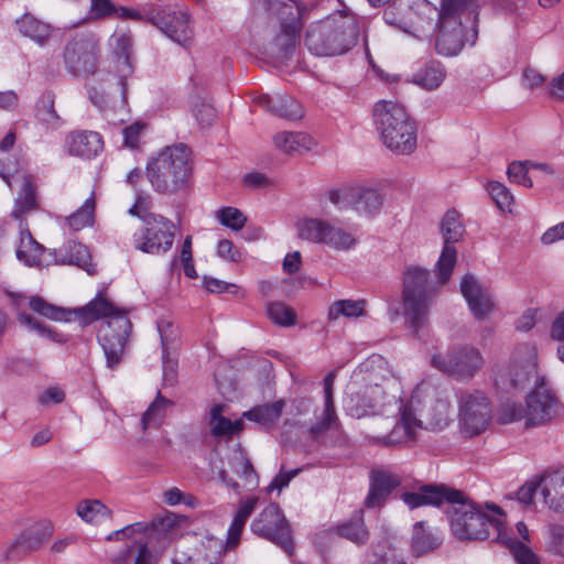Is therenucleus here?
<instances>
[{
  "mask_svg": "<svg viewBox=\"0 0 564 564\" xmlns=\"http://www.w3.org/2000/svg\"><path fill=\"white\" fill-rule=\"evenodd\" d=\"M189 150L178 144L166 147L147 166V177L160 194L173 195L183 191L191 174Z\"/></svg>",
  "mask_w": 564,
  "mask_h": 564,
  "instance_id": "nucleus-6",
  "label": "nucleus"
},
{
  "mask_svg": "<svg viewBox=\"0 0 564 564\" xmlns=\"http://www.w3.org/2000/svg\"><path fill=\"white\" fill-rule=\"evenodd\" d=\"M365 564H405L392 549L376 545L365 556Z\"/></svg>",
  "mask_w": 564,
  "mask_h": 564,
  "instance_id": "nucleus-54",
  "label": "nucleus"
},
{
  "mask_svg": "<svg viewBox=\"0 0 564 564\" xmlns=\"http://www.w3.org/2000/svg\"><path fill=\"white\" fill-rule=\"evenodd\" d=\"M18 321L31 329L37 332L40 335L45 336L54 341L62 343L64 338L61 334H57L51 328H47L45 325L41 324L37 319H35L32 315L26 313H21L18 316Z\"/></svg>",
  "mask_w": 564,
  "mask_h": 564,
  "instance_id": "nucleus-57",
  "label": "nucleus"
},
{
  "mask_svg": "<svg viewBox=\"0 0 564 564\" xmlns=\"http://www.w3.org/2000/svg\"><path fill=\"white\" fill-rule=\"evenodd\" d=\"M441 544V540L433 532L424 528L423 522L414 524L412 536V550L415 554L422 555L433 551Z\"/></svg>",
  "mask_w": 564,
  "mask_h": 564,
  "instance_id": "nucleus-45",
  "label": "nucleus"
},
{
  "mask_svg": "<svg viewBox=\"0 0 564 564\" xmlns=\"http://www.w3.org/2000/svg\"><path fill=\"white\" fill-rule=\"evenodd\" d=\"M37 117L51 129H58L63 120L54 109V97L48 94L43 96L41 105L37 106Z\"/></svg>",
  "mask_w": 564,
  "mask_h": 564,
  "instance_id": "nucleus-50",
  "label": "nucleus"
},
{
  "mask_svg": "<svg viewBox=\"0 0 564 564\" xmlns=\"http://www.w3.org/2000/svg\"><path fill=\"white\" fill-rule=\"evenodd\" d=\"M441 231L444 246L436 262L435 272L437 284L443 285L449 280L457 261V251L454 243L462 239L465 231L460 216L456 210H448L445 214L441 223Z\"/></svg>",
  "mask_w": 564,
  "mask_h": 564,
  "instance_id": "nucleus-15",
  "label": "nucleus"
},
{
  "mask_svg": "<svg viewBox=\"0 0 564 564\" xmlns=\"http://www.w3.org/2000/svg\"><path fill=\"white\" fill-rule=\"evenodd\" d=\"M268 316L280 326L289 327L295 324V312L283 303H270L267 308Z\"/></svg>",
  "mask_w": 564,
  "mask_h": 564,
  "instance_id": "nucleus-53",
  "label": "nucleus"
},
{
  "mask_svg": "<svg viewBox=\"0 0 564 564\" xmlns=\"http://www.w3.org/2000/svg\"><path fill=\"white\" fill-rule=\"evenodd\" d=\"M194 116L202 127H208L216 118V110L213 105L202 101L194 109Z\"/></svg>",
  "mask_w": 564,
  "mask_h": 564,
  "instance_id": "nucleus-61",
  "label": "nucleus"
},
{
  "mask_svg": "<svg viewBox=\"0 0 564 564\" xmlns=\"http://www.w3.org/2000/svg\"><path fill=\"white\" fill-rule=\"evenodd\" d=\"M95 206V197L91 194L75 213L66 218L68 226L75 231L93 226Z\"/></svg>",
  "mask_w": 564,
  "mask_h": 564,
  "instance_id": "nucleus-46",
  "label": "nucleus"
},
{
  "mask_svg": "<svg viewBox=\"0 0 564 564\" xmlns=\"http://www.w3.org/2000/svg\"><path fill=\"white\" fill-rule=\"evenodd\" d=\"M204 286L212 293H232L236 294L239 288L236 284L227 283L215 278H204Z\"/></svg>",
  "mask_w": 564,
  "mask_h": 564,
  "instance_id": "nucleus-63",
  "label": "nucleus"
},
{
  "mask_svg": "<svg viewBox=\"0 0 564 564\" xmlns=\"http://www.w3.org/2000/svg\"><path fill=\"white\" fill-rule=\"evenodd\" d=\"M338 534L356 544L365 543L369 532L365 527L362 511L358 512L350 521L338 527Z\"/></svg>",
  "mask_w": 564,
  "mask_h": 564,
  "instance_id": "nucleus-47",
  "label": "nucleus"
},
{
  "mask_svg": "<svg viewBox=\"0 0 564 564\" xmlns=\"http://www.w3.org/2000/svg\"><path fill=\"white\" fill-rule=\"evenodd\" d=\"M64 148L72 156L91 160L104 150V141L96 131L75 130L66 135Z\"/></svg>",
  "mask_w": 564,
  "mask_h": 564,
  "instance_id": "nucleus-23",
  "label": "nucleus"
},
{
  "mask_svg": "<svg viewBox=\"0 0 564 564\" xmlns=\"http://www.w3.org/2000/svg\"><path fill=\"white\" fill-rule=\"evenodd\" d=\"M558 413V401L554 393L541 381L521 404L508 402L502 405L500 422L503 424L524 420L525 426H539L550 423Z\"/></svg>",
  "mask_w": 564,
  "mask_h": 564,
  "instance_id": "nucleus-8",
  "label": "nucleus"
},
{
  "mask_svg": "<svg viewBox=\"0 0 564 564\" xmlns=\"http://www.w3.org/2000/svg\"><path fill=\"white\" fill-rule=\"evenodd\" d=\"M413 397L416 400L415 408H417L420 401L415 395ZM449 402L443 399L435 400L427 411L416 409V417L422 420V427H420L417 432L422 429L440 430L446 426L449 421Z\"/></svg>",
  "mask_w": 564,
  "mask_h": 564,
  "instance_id": "nucleus-32",
  "label": "nucleus"
},
{
  "mask_svg": "<svg viewBox=\"0 0 564 564\" xmlns=\"http://www.w3.org/2000/svg\"><path fill=\"white\" fill-rule=\"evenodd\" d=\"M336 373L329 372L324 378V410L319 421L310 427V434L312 437H317L327 431L333 424L337 422V415L334 406V383Z\"/></svg>",
  "mask_w": 564,
  "mask_h": 564,
  "instance_id": "nucleus-31",
  "label": "nucleus"
},
{
  "mask_svg": "<svg viewBox=\"0 0 564 564\" xmlns=\"http://www.w3.org/2000/svg\"><path fill=\"white\" fill-rule=\"evenodd\" d=\"M76 512L85 522L98 524L112 516L111 510L100 500H84L77 505Z\"/></svg>",
  "mask_w": 564,
  "mask_h": 564,
  "instance_id": "nucleus-42",
  "label": "nucleus"
},
{
  "mask_svg": "<svg viewBox=\"0 0 564 564\" xmlns=\"http://www.w3.org/2000/svg\"><path fill=\"white\" fill-rule=\"evenodd\" d=\"M231 470L240 478V491L253 490L259 486V476L243 451H236L230 459Z\"/></svg>",
  "mask_w": 564,
  "mask_h": 564,
  "instance_id": "nucleus-33",
  "label": "nucleus"
},
{
  "mask_svg": "<svg viewBox=\"0 0 564 564\" xmlns=\"http://www.w3.org/2000/svg\"><path fill=\"white\" fill-rule=\"evenodd\" d=\"M284 405L283 400H278L269 404L254 406L245 412L243 416L263 426H271L281 417Z\"/></svg>",
  "mask_w": 564,
  "mask_h": 564,
  "instance_id": "nucleus-38",
  "label": "nucleus"
},
{
  "mask_svg": "<svg viewBox=\"0 0 564 564\" xmlns=\"http://www.w3.org/2000/svg\"><path fill=\"white\" fill-rule=\"evenodd\" d=\"M217 219L221 225L238 231L243 228L247 217L235 207H223L217 212Z\"/></svg>",
  "mask_w": 564,
  "mask_h": 564,
  "instance_id": "nucleus-55",
  "label": "nucleus"
},
{
  "mask_svg": "<svg viewBox=\"0 0 564 564\" xmlns=\"http://www.w3.org/2000/svg\"><path fill=\"white\" fill-rule=\"evenodd\" d=\"M225 410V404H213L206 414V424L212 436L230 440L243 429V422L241 420L231 421L227 419L224 416Z\"/></svg>",
  "mask_w": 564,
  "mask_h": 564,
  "instance_id": "nucleus-27",
  "label": "nucleus"
},
{
  "mask_svg": "<svg viewBox=\"0 0 564 564\" xmlns=\"http://www.w3.org/2000/svg\"><path fill=\"white\" fill-rule=\"evenodd\" d=\"M430 272L421 267H406L402 276V305L408 327L417 335L426 325L430 307L436 295Z\"/></svg>",
  "mask_w": 564,
  "mask_h": 564,
  "instance_id": "nucleus-5",
  "label": "nucleus"
},
{
  "mask_svg": "<svg viewBox=\"0 0 564 564\" xmlns=\"http://www.w3.org/2000/svg\"><path fill=\"white\" fill-rule=\"evenodd\" d=\"M43 246L32 237L28 229L20 224V242L17 248V257L29 267L37 265L43 253Z\"/></svg>",
  "mask_w": 564,
  "mask_h": 564,
  "instance_id": "nucleus-34",
  "label": "nucleus"
},
{
  "mask_svg": "<svg viewBox=\"0 0 564 564\" xmlns=\"http://www.w3.org/2000/svg\"><path fill=\"white\" fill-rule=\"evenodd\" d=\"M487 191L499 209L510 210V207L513 203V196L502 183L489 182L487 185Z\"/></svg>",
  "mask_w": 564,
  "mask_h": 564,
  "instance_id": "nucleus-56",
  "label": "nucleus"
},
{
  "mask_svg": "<svg viewBox=\"0 0 564 564\" xmlns=\"http://www.w3.org/2000/svg\"><path fill=\"white\" fill-rule=\"evenodd\" d=\"M538 354L534 347L523 345L512 352L508 364L497 375L499 384L523 390L532 380L535 386L544 381L538 373Z\"/></svg>",
  "mask_w": 564,
  "mask_h": 564,
  "instance_id": "nucleus-11",
  "label": "nucleus"
},
{
  "mask_svg": "<svg viewBox=\"0 0 564 564\" xmlns=\"http://www.w3.org/2000/svg\"><path fill=\"white\" fill-rule=\"evenodd\" d=\"M175 226L161 215H143L142 227L133 232L132 240L137 250L150 254L165 253L172 248Z\"/></svg>",
  "mask_w": 564,
  "mask_h": 564,
  "instance_id": "nucleus-12",
  "label": "nucleus"
},
{
  "mask_svg": "<svg viewBox=\"0 0 564 564\" xmlns=\"http://www.w3.org/2000/svg\"><path fill=\"white\" fill-rule=\"evenodd\" d=\"M530 169L528 162H512L509 164L507 175L510 182L521 184L525 187L532 186V180L528 176Z\"/></svg>",
  "mask_w": 564,
  "mask_h": 564,
  "instance_id": "nucleus-59",
  "label": "nucleus"
},
{
  "mask_svg": "<svg viewBox=\"0 0 564 564\" xmlns=\"http://www.w3.org/2000/svg\"><path fill=\"white\" fill-rule=\"evenodd\" d=\"M491 417L490 402L481 391H462L458 394V422L464 435L482 433Z\"/></svg>",
  "mask_w": 564,
  "mask_h": 564,
  "instance_id": "nucleus-14",
  "label": "nucleus"
},
{
  "mask_svg": "<svg viewBox=\"0 0 564 564\" xmlns=\"http://www.w3.org/2000/svg\"><path fill=\"white\" fill-rule=\"evenodd\" d=\"M132 324L128 315L107 321L99 330L98 341L106 357L107 367L113 369L121 362Z\"/></svg>",
  "mask_w": 564,
  "mask_h": 564,
  "instance_id": "nucleus-18",
  "label": "nucleus"
},
{
  "mask_svg": "<svg viewBox=\"0 0 564 564\" xmlns=\"http://www.w3.org/2000/svg\"><path fill=\"white\" fill-rule=\"evenodd\" d=\"M358 35L356 17L347 11H337L308 26L305 45L316 56H336L352 48Z\"/></svg>",
  "mask_w": 564,
  "mask_h": 564,
  "instance_id": "nucleus-2",
  "label": "nucleus"
},
{
  "mask_svg": "<svg viewBox=\"0 0 564 564\" xmlns=\"http://www.w3.org/2000/svg\"><path fill=\"white\" fill-rule=\"evenodd\" d=\"M401 498L409 508L414 509L426 505L440 506L444 501H459L463 492L444 485L421 486L417 491L403 492Z\"/></svg>",
  "mask_w": 564,
  "mask_h": 564,
  "instance_id": "nucleus-22",
  "label": "nucleus"
},
{
  "mask_svg": "<svg viewBox=\"0 0 564 564\" xmlns=\"http://www.w3.org/2000/svg\"><path fill=\"white\" fill-rule=\"evenodd\" d=\"M99 55L97 37L83 34L74 37L65 47L64 61L67 68L75 75L94 74Z\"/></svg>",
  "mask_w": 564,
  "mask_h": 564,
  "instance_id": "nucleus-17",
  "label": "nucleus"
},
{
  "mask_svg": "<svg viewBox=\"0 0 564 564\" xmlns=\"http://www.w3.org/2000/svg\"><path fill=\"white\" fill-rule=\"evenodd\" d=\"M169 401L159 392L155 400L149 405L141 419L143 432L150 427H159L165 416V410Z\"/></svg>",
  "mask_w": 564,
  "mask_h": 564,
  "instance_id": "nucleus-48",
  "label": "nucleus"
},
{
  "mask_svg": "<svg viewBox=\"0 0 564 564\" xmlns=\"http://www.w3.org/2000/svg\"><path fill=\"white\" fill-rule=\"evenodd\" d=\"M389 375L383 357L372 355L367 358L354 373L345 408L356 419L382 416L377 424L389 431L370 433L366 441L370 445L399 448L415 440L422 420L416 417L414 397L404 402L383 388L382 383L389 379Z\"/></svg>",
  "mask_w": 564,
  "mask_h": 564,
  "instance_id": "nucleus-1",
  "label": "nucleus"
},
{
  "mask_svg": "<svg viewBox=\"0 0 564 564\" xmlns=\"http://www.w3.org/2000/svg\"><path fill=\"white\" fill-rule=\"evenodd\" d=\"M254 101L267 111L283 119L296 120L303 117L301 105L288 95H261Z\"/></svg>",
  "mask_w": 564,
  "mask_h": 564,
  "instance_id": "nucleus-26",
  "label": "nucleus"
},
{
  "mask_svg": "<svg viewBox=\"0 0 564 564\" xmlns=\"http://www.w3.org/2000/svg\"><path fill=\"white\" fill-rule=\"evenodd\" d=\"M17 25L20 33L41 45L46 43L52 33L50 24L37 20L29 13L18 20Z\"/></svg>",
  "mask_w": 564,
  "mask_h": 564,
  "instance_id": "nucleus-36",
  "label": "nucleus"
},
{
  "mask_svg": "<svg viewBox=\"0 0 564 564\" xmlns=\"http://www.w3.org/2000/svg\"><path fill=\"white\" fill-rule=\"evenodd\" d=\"M477 0H442L435 48L444 56L457 55L465 43L466 24L475 25Z\"/></svg>",
  "mask_w": 564,
  "mask_h": 564,
  "instance_id": "nucleus-4",
  "label": "nucleus"
},
{
  "mask_svg": "<svg viewBox=\"0 0 564 564\" xmlns=\"http://www.w3.org/2000/svg\"><path fill=\"white\" fill-rule=\"evenodd\" d=\"M545 551L558 557H564V525L552 523L545 528Z\"/></svg>",
  "mask_w": 564,
  "mask_h": 564,
  "instance_id": "nucleus-49",
  "label": "nucleus"
},
{
  "mask_svg": "<svg viewBox=\"0 0 564 564\" xmlns=\"http://www.w3.org/2000/svg\"><path fill=\"white\" fill-rule=\"evenodd\" d=\"M76 315L87 325L100 318L112 321L117 316L127 315V313L115 306L101 294H97L87 305L77 308Z\"/></svg>",
  "mask_w": 564,
  "mask_h": 564,
  "instance_id": "nucleus-28",
  "label": "nucleus"
},
{
  "mask_svg": "<svg viewBox=\"0 0 564 564\" xmlns=\"http://www.w3.org/2000/svg\"><path fill=\"white\" fill-rule=\"evenodd\" d=\"M36 207L35 187L30 177L23 176V185L15 198L11 215L14 219L22 220L26 213L36 209Z\"/></svg>",
  "mask_w": 564,
  "mask_h": 564,
  "instance_id": "nucleus-39",
  "label": "nucleus"
},
{
  "mask_svg": "<svg viewBox=\"0 0 564 564\" xmlns=\"http://www.w3.org/2000/svg\"><path fill=\"white\" fill-rule=\"evenodd\" d=\"M373 121L383 144L397 154L416 149V128L404 107L392 100H379L372 110Z\"/></svg>",
  "mask_w": 564,
  "mask_h": 564,
  "instance_id": "nucleus-3",
  "label": "nucleus"
},
{
  "mask_svg": "<svg viewBox=\"0 0 564 564\" xmlns=\"http://www.w3.org/2000/svg\"><path fill=\"white\" fill-rule=\"evenodd\" d=\"M272 142L278 152L286 155H302L316 145L310 134L301 131H279L273 134Z\"/></svg>",
  "mask_w": 564,
  "mask_h": 564,
  "instance_id": "nucleus-25",
  "label": "nucleus"
},
{
  "mask_svg": "<svg viewBox=\"0 0 564 564\" xmlns=\"http://www.w3.org/2000/svg\"><path fill=\"white\" fill-rule=\"evenodd\" d=\"M460 292L476 319H486L495 312L494 295L477 276L466 274L460 281Z\"/></svg>",
  "mask_w": 564,
  "mask_h": 564,
  "instance_id": "nucleus-20",
  "label": "nucleus"
},
{
  "mask_svg": "<svg viewBox=\"0 0 564 564\" xmlns=\"http://www.w3.org/2000/svg\"><path fill=\"white\" fill-rule=\"evenodd\" d=\"M455 505L451 511V530L459 540H486L490 535V528L497 533L505 532L503 521L499 518L505 516L502 509L496 505H486V508L494 514L490 516L480 506L466 502L465 496Z\"/></svg>",
  "mask_w": 564,
  "mask_h": 564,
  "instance_id": "nucleus-7",
  "label": "nucleus"
},
{
  "mask_svg": "<svg viewBox=\"0 0 564 564\" xmlns=\"http://www.w3.org/2000/svg\"><path fill=\"white\" fill-rule=\"evenodd\" d=\"M496 540L510 549L518 564H540L539 556L528 545L511 538L507 531L499 532Z\"/></svg>",
  "mask_w": 564,
  "mask_h": 564,
  "instance_id": "nucleus-41",
  "label": "nucleus"
},
{
  "mask_svg": "<svg viewBox=\"0 0 564 564\" xmlns=\"http://www.w3.org/2000/svg\"><path fill=\"white\" fill-rule=\"evenodd\" d=\"M250 528L256 535L274 543L289 555L293 554L292 530L279 505L267 506L252 520Z\"/></svg>",
  "mask_w": 564,
  "mask_h": 564,
  "instance_id": "nucleus-13",
  "label": "nucleus"
},
{
  "mask_svg": "<svg viewBox=\"0 0 564 564\" xmlns=\"http://www.w3.org/2000/svg\"><path fill=\"white\" fill-rule=\"evenodd\" d=\"M365 300H339L334 302L328 310V318L338 319L340 316L348 318L360 317L366 312Z\"/></svg>",
  "mask_w": 564,
  "mask_h": 564,
  "instance_id": "nucleus-44",
  "label": "nucleus"
},
{
  "mask_svg": "<svg viewBox=\"0 0 564 564\" xmlns=\"http://www.w3.org/2000/svg\"><path fill=\"white\" fill-rule=\"evenodd\" d=\"M356 243L352 234L329 224L324 245L336 250H347Z\"/></svg>",
  "mask_w": 564,
  "mask_h": 564,
  "instance_id": "nucleus-51",
  "label": "nucleus"
},
{
  "mask_svg": "<svg viewBox=\"0 0 564 564\" xmlns=\"http://www.w3.org/2000/svg\"><path fill=\"white\" fill-rule=\"evenodd\" d=\"M52 535L51 528L47 525H36L29 528L18 534L14 540L8 543L3 549L6 561H17L26 554L39 550Z\"/></svg>",
  "mask_w": 564,
  "mask_h": 564,
  "instance_id": "nucleus-21",
  "label": "nucleus"
},
{
  "mask_svg": "<svg viewBox=\"0 0 564 564\" xmlns=\"http://www.w3.org/2000/svg\"><path fill=\"white\" fill-rule=\"evenodd\" d=\"M328 199L340 209L354 207V186H344L328 193Z\"/></svg>",
  "mask_w": 564,
  "mask_h": 564,
  "instance_id": "nucleus-60",
  "label": "nucleus"
},
{
  "mask_svg": "<svg viewBox=\"0 0 564 564\" xmlns=\"http://www.w3.org/2000/svg\"><path fill=\"white\" fill-rule=\"evenodd\" d=\"M541 497L554 510L564 509V470L541 476Z\"/></svg>",
  "mask_w": 564,
  "mask_h": 564,
  "instance_id": "nucleus-30",
  "label": "nucleus"
},
{
  "mask_svg": "<svg viewBox=\"0 0 564 564\" xmlns=\"http://www.w3.org/2000/svg\"><path fill=\"white\" fill-rule=\"evenodd\" d=\"M300 473V469H292L290 471L280 470V473L272 479V481L267 487V491L271 492L273 490H282L284 487H286L290 481L297 476Z\"/></svg>",
  "mask_w": 564,
  "mask_h": 564,
  "instance_id": "nucleus-64",
  "label": "nucleus"
},
{
  "mask_svg": "<svg viewBox=\"0 0 564 564\" xmlns=\"http://www.w3.org/2000/svg\"><path fill=\"white\" fill-rule=\"evenodd\" d=\"M30 307L33 312H35L46 318L53 319V321L67 319V317H66L67 311L66 310L46 302L41 296H32L30 299Z\"/></svg>",
  "mask_w": 564,
  "mask_h": 564,
  "instance_id": "nucleus-52",
  "label": "nucleus"
},
{
  "mask_svg": "<svg viewBox=\"0 0 564 564\" xmlns=\"http://www.w3.org/2000/svg\"><path fill=\"white\" fill-rule=\"evenodd\" d=\"M156 326L161 337L163 350H165L169 345L172 344L177 337V329L171 322L166 319L158 321Z\"/></svg>",
  "mask_w": 564,
  "mask_h": 564,
  "instance_id": "nucleus-62",
  "label": "nucleus"
},
{
  "mask_svg": "<svg viewBox=\"0 0 564 564\" xmlns=\"http://www.w3.org/2000/svg\"><path fill=\"white\" fill-rule=\"evenodd\" d=\"M446 76L445 69L438 62H431L422 66L412 75V83L426 90H434L441 86Z\"/></svg>",
  "mask_w": 564,
  "mask_h": 564,
  "instance_id": "nucleus-35",
  "label": "nucleus"
},
{
  "mask_svg": "<svg viewBox=\"0 0 564 564\" xmlns=\"http://www.w3.org/2000/svg\"><path fill=\"white\" fill-rule=\"evenodd\" d=\"M401 485V478L386 468H376L370 473V487L365 505L368 508L381 507L389 495Z\"/></svg>",
  "mask_w": 564,
  "mask_h": 564,
  "instance_id": "nucleus-24",
  "label": "nucleus"
},
{
  "mask_svg": "<svg viewBox=\"0 0 564 564\" xmlns=\"http://www.w3.org/2000/svg\"><path fill=\"white\" fill-rule=\"evenodd\" d=\"M541 494V477L527 481L516 492V498L524 507H530L534 502L536 492Z\"/></svg>",
  "mask_w": 564,
  "mask_h": 564,
  "instance_id": "nucleus-58",
  "label": "nucleus"
},
{
  "mask_svg": "<svg viewBox=\"0 0 564 564\" xmlns=\"http://www.w3.org/2000/svg\"><path fill=\"white\" fill-rule=\"evenodd\" d=\"M354 208L362 213H375L380 209L383 203L381 194L373 188L354 186Z\"/></svg>",
  "mask_w": 564,
  "mask_h": 564,
  "instance_id": "nucleus-43",
  "label": "nucleus"
},
{
  "mask_svg": "<svg viewBox=\"0 0 564 564\" xmlns=\"http://www.w3.org/2000/svg\"><path fill=\"white\" fill-rule=\"evenodd\" d=\"M61 264H74L83 268L89 274L96 272L95 265L90 261V254L86 246L77 241H69L67 245V254L56 260Z\"/></svg>",
  "mask_w": 564,
  "mask_h": 564,
  "instance_id": "nucleus-40",
  "label": "nucleus"
},
{
  "mask_svg": "<svg viewBox=\"0 0 564 564\" xmlns=\"http://www.w3.org/2000/svg\"><path fill=\"white\" fill-rule=\"evenodd\" d=\"M259 498L257 496H250L239 501L238 509L227 532L226 549L232 550L239 544L246 522L256 510Z\"/></svg>",
  "mask_w": 564,
  "mask_h": 564,
  "instance_id": "nucleus-29",
  "label": "nucleus"
},
{
  "mask_svg": "<svg viewBox=\"0 0 564 564\" xmlns=\"http://www.w3.org/2000/svg\"><path fill=\"white\" fill-rule=\"evenodd\" d=\"M145 19L182 46H187L193 39L194 32L189 25V15L184 11L153 8L147 12Z\"/></svg>",
  "mask_w": 564,
  "mask_h": 564,
  "instance_id": "nucleus-19",
  "label": "nucleus"
},
{
  "mask_svg": "<svg viewBox=\"0 0 564 564\" xmlns=\"http://www.w3.org/2000/svg\"><path fill=\"white\" fill-rule=\"evenodd\" d=\"M484 362L480 351L471 346H462L446 356L437 354L431 358L433 367L462 380L473 378Z\"/></svg>",
  "mask_w": 564,
  "mask_h": 564,
  "instance_id": "nucleus-16",
  "label": "nucleus"
},
{
  "mask_svg": "<svg viewBox=\"0 0 564 564\" xmlns=\"http://www.w3.org/2000/svg\"><path fill=\"white\" fill-rule=\"evenodd\" d=\"M115 51L118 55L120 75L104 74L93 78L88 86L89 100L98 108L104 109L113 93H120L126 98V79L132 74L129 50L132 45V37L129 33H116L112 36Z\"/></svg>",
  "mask_w": 564,
  "mask_h": 564,
  "instance_id": "nucleus-10",
  "label": "nucleus"
},
{
  "mask_svg": "<svg viewBox=\"0 0 564 564\" xmlns=\"http://www.w3.org/2000/svg\"><path fill=\"white\" fill-rule=\"evenodd\" d=\"M329 223L319 218H304L297 221V237L314 243H324Z\"/></svg>",
  "mask_w": 564,
  "mask_h": 564,
  "instance_id": "nucleus-37",
  "label": "nucleus"
},
{
  "mask_svg": "<svg viewBox=\"0 0 564 564\" xmlns=\"http://www.w3.org/2000/svg\"><path fill=\"white\" fill-rule=\"evenodd\" d=\"M269 10L279 21V32L269 45L268 52L276 59H286L295 51L297 36L302 28L301 19L306 7L297 0H272Z\"/></svg>",
  "mask_w": 564,
  "mask_h": 564,
  "instance_id": "nucleus-9",
  "label": "nucleus"
}]
</instances>
